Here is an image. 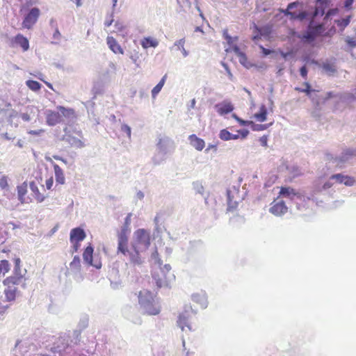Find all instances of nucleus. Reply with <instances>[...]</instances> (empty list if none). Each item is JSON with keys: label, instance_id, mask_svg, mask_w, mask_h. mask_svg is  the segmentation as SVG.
Instances as JSON below:
<instances>
[{"label": "nucleus", "instance_id": "nucleus-1", "mask_svg": "<svg viewBox=\"0 0 356 356\" xmlns=\"http://www.w3.org/2000/svg\"><path fill=\"white\" fill-rule=\"evenodd\" d=\"M159 253L156 250L152 254V258L161 266L162 265V261L158 258ZM161 275L154 273L152 274V278L154 280L156 285L159 288H161L164 286H168L169 282L172 280H175V276L171 273V266L170 264H165L163 267H160Z\"/></svg>", "mask_w": 356, "mask_h": 356}, {"label": "nucleus", "instance_id": "nucleus-2", "mask_svg": "<svg viewBox=\"0 0 356 356\" xmlns=\"http://www.w3.org/2000/svg\"><path fill=\"white\" fill-rule=\"evenodd\" d=\"M35 111L38 113V110L34 107L28 108L27 111L22 113H18L14 110L1 109L0 110V122H1V120L3 121L6 120L11 127H16L18 125V120H17L15 122V119L21 118L24 122H30L33 119Z\"/></svg>", "mask_w": 356, "mask_h": 356}, {"label": "nucleus", "instance_id": "nucleus-3", "mask_svg": "<svg viewBox=\"0 0 356 356\" xmlns=\"http://www.w3.org/2000/svg\"><path fill=\"white\" fill-rule=\"evenodd\" d=\"M138 302L145 314L157 315L161 312V306L149 291H140L138 296Z\"/></svg>", "mask_w": 356, "mask_h": 356}, {"label": "nucleus", "instance_id": "nucleus-4", "mask_svg": "<svg viewBox=\"0 0 356 356\" xmlns=\"http://www.w3.org/2000/svg\"><path fill=\"white\" fill-rule=\"evenodd\" d=\"M132 213H129L124 218V222L118 233V254L126 255L128 252L129 234L131 232L130 225L131 222Z\"/></svg>", "mask_w": 356, "mask_h": 356}, {"label": "nucleus", "instance_id": "nucleus-5", "mask_svg": "<svg viewBox=\"0 0 356 356\" xmlns=\"http://www.w3.org/2000/svg\"><path fill=\"white\" fill-rule=\"evenodd\" d=\"M150 245L149 232L145 229H138L134 232V239L131 246L134 250L138 248L142 250L148 249Z\"/></svg>", "mask_w": 356, "mask_h": 356}, {"label": "nucleus", "instance_id": "nucleus-6", "mask_svg": "<svg viewBox=\"0 0 356 356\" xmlns=\"http://www.w3.org/2000/svg\"><path fill=\"white\" fill-rule=\"evenodd\" d=\"M195 314L196 312L191 306H186L184 312L179 315L178 320L177 321V326L180 327L182 331H184L185 327H188V330L191 331L192 328L190 323V319L192 315H195Z\"/></svg>", "mask_w": 356, "mask_h": 356}, {"label": "nucleus", "instance_id": "nucleus-7", "mask_svg": "<svg viewBox=\"0 0 356 356\" xmlns=\"http://www.w3.org/2000/svg\"><path fill=\"white\" fill-rule=\"evenodd\" d=\"M40 9L37 7L32 8L24 16L22 25L24 28L31 29L35 24L40 16Z\"/></svg>", "mask_w": 356, "mask_h": 356}, {"label": "nucleus", "instance_id": "nucleus-8", "mask_svg": "<svg viewBox=\"0 0 356 356\" xmlns=\"http://www.w3.org/2000/svg\"><path fill=\"white\" fill-rule=\"evenodd\" d=\"M65 134L62 136L60 138V140L67 143L71 147H74L76 148H82L86 146L84 142H83L81 139H79L74 136H72L70 133V131L68 129L67 127H65L63 129Z\"/></svg>", "mask_w": 356, "mask_h": 356}, {"label": "nucleus", "instance_id": "nucleus-9", "mask_svg": "<svg viewBox=\"0 0 356 356\" xmlns=\"http://www.w3.org/2000/svg\"><path fill=\"white\" fill-rule=\"evenodd\" d=\"M145 252V250H142V249L136 248L134 250L131 246V249H128V252H127V255L129 257V261L131 264L134 266H141L145 263V257L142 256V253Z\"/></svg>", "mask_w": 356, "mask_h": 356}, {"label": "nucleus", "instance_id": "nucleus-10", "mask_svg": "<svg viewBox=\"0 0 356 356\" xmlns=\"http://www.w3.org/2000/svg\"><path fill=\"white\" fill-rule=\"evenodd\" d=\"M280 195L297 204V201H301L302 198L300 193L290 186H282L280 191Z\"/></svg>", "mask_w": 356, "mask_h": 356}, {"label": "nucleus", "instance_id": "nucleus-11", "mask_svg": "<svg viewBox=\"0 0 356 356\" xmlns=\"http://www.w3.org/2000/svg\"><path fill=\"white\" fill-rule=\"evenodd\" d=\"M93 252L94 248L91 243H89V245L84 249L83 253V262L88 266H93L97 269H99L102 267V264L100 261L95 263L93 262Z\"/></svg>", "mask_w": 356, "mask_h": 356}, {"label": "nucleus", "instance_id": "nucleus-12", "mask_svg": "<svg viewBox=\"0 0 356 356\" xmlns=\"http://www.w3.org/2000/svg\"><path fill=\"white\" fill-rule=\"evenodd\" d=\"M330 180H334L336 183L344 184L346 186H354L356 181L353 177L344 175L343 173H336L330 176Z\"/></svg>", "mask_w": 356, "mask_h": 356}, {"label": "nucleus", "instance_id": "nucleus-13", "mask_svg": "<svg viewBox=\"0 0 356 356\" xmlns=\"http://www.w3.org/2000/svg\"><path fill=\"white\" fill-rule=\"evenodd\" d=\"M168 142L166 140H163L160 139L159 143H157V149H159V153L162 154V156L160 159H158V156H155L153 157L152 161L154 165H160L163 161L165 159V156L168 152Z\"/></svg>", "mask_w": 356, "mask_h": 356}, {"label": "nucleus", "instance_id": "nucleus-14", "mask_svg": "<svg viewBox=\"0 0 356 356\" xmlns=\"http://www.w3.org/2000/svg\"><path fill=\"white\" fill-rule=\"evenodd\" d=\"M280 12L284 14V16L289 17V19L291 21L294 20H300L303 21L306 19L307 17V13L303 10H300L298 12H292L291 10H288V7L286 6V8H280Z\"/></svg>", "mask_w": 356, "mask_h": 356}, {"label": "nucleus", "instance_id": "nucleus-15", "mask_svg": "<svg viewBox=\"0 0 356 356\" xmlns=\"http://www.w3.org/2000/svg\"><path fill=\"white\" fill-rule=\"evenodd\" d=\"M273 204L269 209L270 213L276 216H281L285 214L288 211V207L284 200L274 201Z\"/></svg>", "mask_w": 356, "mask_h": 356}, {"label": "nucleus", "instance_id": "nucleus-16", "mask_svg": "<svg viewBox=\"0 0 356 356\" xmlns=\"http://www.w3.org/2000/svg\"><path fill=\"white\" fill-rule=\"evenodd\" d=\"M46 122L49 126L53 127L61 122V115L58 111L46 110Z\"/></svg>", "mask_w": 356, "mask_h": 356}, {"label": "nucleus", "instance_id": "nucleus-17", "mask_svg": "<svg viewBox=\"0 0 356 356\" xmlns=\"http://www.w3.org/2000/svg\"><path fill=\"white\" fill-rule=\"evenodd\" d=\"M86 237V234L84 229L80 227H75L71 229L70 234V242H81Z\"/></svg>", "mask_w": 356, "mask_h": 356}, {"label": "nucleus", "instance_id": "nucleus-18", "mask_svg": "<svg viewBox=\"0 0 356 356\" xmlns=\"http://www.w3.org/2000/svg\"><path fill=\"white\" fill-rule=\"evenodd\" d=\"M46 160L53 165L55 179L57 184H64L65 181V176L61 168L56 163H54L52 159L49 157H46Z\"/></svg>", "mask_w": 356, "mask_h": 356}, {"label": "nucleus", "instance_id": "nucleus-19", "mask_svg": "<svg viewBox=\"0 0 356 356\" xmlns=\"http://www.w3.org/2000/svg\"><path fill=\"white\" fill-rule=\"evenodd\" d=\"M298 38H300L303 42L307 44H312L316 40V35H314V33L312 32L309 26L305 32L298 35Z\"/></svg>", "mask_w": 356, "mask_h": 356}, {"label": "nucleus", "instance_id": "nucleus-20", "mask_svg": "<svg viewBox=\"0 0 356 356\" xmlns=\"http://www.w3.org/2000/svg\"><path fill=\"white\" fill-rule=\"evenodd\" d=\"M216 108H217V112L220 115L228 114L232 112L234 108L231 102H225L216 104Z\"/></svg>", "mask_w": 356, "mask_h": 356}, {"label": "nucleus", "instance_id": "nucleus-21", "mask_svg": "<svg viewBox=\"0 0 356 356\" xmlns=\"http://www.w3.org/2000/svg\"><path fill=\"white\" fill-rule=\"evenodd\" d=\"M23 280V277L13 274L12 276H10L5 279L3 283L5 286H7L8 287H16L15 285H18L20 283H22Z\"/></svg>", "mask_w": 356, "mask_h": 356}, {"label": "nucleus", "instance_id": "nucleus-22", "mask_svg": "<svg viewBox=\"0 0 356 356\" xmlns=\"http://www.w3.org/2000/svg\"><path fill=\"white\" fill-rule=\"evenodd\" d=\"M190 144L195 147L197 150L201 151L205 145L203 139L198 138L195 134H191L188 136Z\"/></svg>", "mask_w": 356, "mask_h": 356}, {"label": "nucleus", "instance_id": "nucleus-23", "mask_svg": "<svg viewBox=\"0 0 356 356\" xmlns=\"http://www.w3.org/2000/svg\"><path fill=\"white\" fill-rule=\"evenodd\" d=\"M29 188L33 193L34 198L37 200L38 202L41 203L44 201L47 196L40 193L38 187L34 181H32L29 183Z\"/></svg>", "mask_w": 356, "mask_h": 356}, {"label": "nucleus", "instance_id": "nucleus-24", "mask_svg": "<svg viewBox=\"0 0 356 356\" xmlns=\"http://www.w3.org/2000/svg\"><path fill=\"white\" fill-rule=\"evenodd\" d=\"M106 42L109 49L115 54H123V49L118 44L117 40L111 36H108L106 38Z\"/></svg>", "mask_w": 356, "mask_h": 356}, {"label": "nucleus", "instance_id": "nucleus-25", "mask_svg": "<svg viewBox=\"0 0 356 356\" xmlns=\"http://www.w3.org/2000/svg\"><path fill=\"white\" fill-rule=\"evenodd\" d=\"M15 42L22 48L24 51L29 49V42L28 39L20 33H18L15 37Z\"/></svg>", "mask_w": 356, "mask_h": 356}, {"label": "nucleus", "instance_id": "nucleus-26", "mask_svg": "<svg viewBox=\"0 0 356 356\" xmlns=\"http://www.w3.org/2000/svg\"><path fill=\"white\" fill-rule=\"evenodd\" d=\"M140 44L143 49H146L149 47H156L159 44V42L151 37H145L141 40Z\"/></svg>", "mask_w": 356, "mask_h": 356}, {"label": "nucleus", "instance_id": "nucleus-27", "mask_svg": "<svg viewBox=\"0 0 356 356\" xmlns=\"http://www.w3.org/2000/svg\"><path fill=\"white\" fill-rule=\"evenodd\" d=\"M27 181L23 182L21 185H19L17 187L18 200L21 203L24 202V196L27 193Z\"/></svg>", "mask_w": 356, "mask_h": 356}, {"label": "nucleus", "instance_id": "nucleus-28", "mask_svg": "<svg viewBox=\"0 0 356 356\" xmlns=\"http://www.w3.org/2000/svg\"><path fill=\"white\" fill-rule=\"evenodd\" d=\"M267 114H268V110L266 107L265 105L262 104L260 108H259V111L258 113H256L254 115V118L260 122H264L267 119Z\"/></svg>", "mask_w": 356, "mask_h": 356}, {"label": "nucleus", "instance_id": "nucleus-29", "mask_svg": "<svg viewBox=\"0 0 356 356\" xmlns=\"http://www.w3.org/2000/svg\"><path fill=\"white\" fill-rule=\"evenodd\" d=\"M14 264H15V266H14V270H13V274L18 275H20L24 277L27 271L25 268L22 269L21 268L20 259L19 257L15 258Z\"/></svg>", "mask_w": 356, "mask_h": 356}, {"label": "nucleus", "instance_id": "nucleus-30", "mask_svg": "<svg viewBox=\"0 0 356 356\" xmlns=\"http://www.w3.org/2000/svg\"><path fill=\"white\" fill-rule=\"evenodd\" d=\"M232 50L234 52V54L238 56L239 58V62L241 65L246 66V62L248 60V58L245 53H243L240 47L237 45L232 47Z\"/></svg>", "mask_w": 356, "mask_h": 356}, {"label": "nucleus", "instance_id": "nucleus-31", "mask_svg": "<svg viewBox=\"0 0 356 356\" xmlns=\"http://www.w3.org/2000/svg\"><path fill=\"white\" fill-rule=\"evenodd\" d=\"M304 85L305 86V88H300L297 87V88H296V90H298L301 92H304L309 97L314 99V97L313 96V93L318 92V91L312 89L311 87V85L308 82H305Z\"/></svg>", "mask_w": 356, "mask_h": 356}, {"label": "nucleus", "instance_id": "nucleus-32", "mask_svg": "<svg viewBox=\"0 0 356 356\" xmlns=\"http://www.w3.org/2000/svg\"><path fill=\"white\" fill-rule=\"evenodd\" d=\"M57 108L61 115V121L63 120V117L71 118L74 115V111L72 108H67L62 106H58Z\"/></svg>", "mask_w": 356, "mask_h": 356}, {"label": "nucleus", "instance_id": "nucleus-33", "mask_svg": "<svg viewBox=\"0 0 356 356\" xmlns=\"http://www.w3.org/2000/svg\"><path fill=\"white\" fill-rule=\"evenodd\" d=\"M167 79V74H165L161 79L159 81V82L153 88L152 90V97H155L161 90L162 88L163 87L165 82Z\"/></svg>", "mask_w": 356, "mask_h": 356}, {"label": "nucleus", "instance_id": "nucleus-34", "mask_svg": "<svg viewBox=\"0 0 356 356\" xmlns=\"http://www.w3.org/2000/svg\"><path fill=\"white\" fill-rule=\"evenodd\" d=\"M192 300L199 303L202 309H205L207 307V300L204 295L201 294H193L192 296Z\"/></svg>", "mask_w": 356, "mask_h": 356}, {"label": "nucleus", "instance_id": "nucleus-35", "mask_svg": "<svg viewBox=\"0 0 356 356\" xmlns=\"http://www.w3.org/2000/svg\"><path fill=\"white\" fill-rule=\"evenodd\" d=\"M16 287H8L5 289L4 293L6 298V301L11 302L15 300L16 298Z\"/></svg>", "mask_w": 356, "mask_h": 356}, {"label": "nucleus", "instance_id": "nucleus-36", "mask_svg": "<svg viewBox=\"0 0 356 356\" xmlns=\"http://www.w3.org/2000/svg\"><path fill=\"white\" fill-rule=\"evenodd\" d=\"M308 26L314 33V35H316V38H317L318 35L322 34L324 31L323 26L319 23H309Z\"/></svg>", "mask_w": 356, "mask_h": 356}, {"label": "nucleus", "instance_id": "nucleus-37", "mask_svg": "<svg viewBox=\"0 0 356 356\" xmlns=\"http://www.w3.org/2000/svg\"><path fill=\"white\" fill-rule=\"evenodd\" d=\"M351 17V15H348L344 18L335 19L334 23L337 24L339 27H340L341 31H343L350 24Z\"/></svg>", "mask_w": 356, "mask_h": 356}, {"label": "nucleus", "instance_id": "nucleus-38", "mask_svg": "<svg viewBox=\"0 0 356 356\" xmlns=\"http://www.w3.org/2000/svg\"><path fill=\"white\" fill-rule=\"evenodd\" d=\"M223 38L227 41V43L228 45L232 48L233 46H235L236 44H234L235 42H236L238 39L237 36L232 37L229 33L227 30H224L222 33Z\"/></svg>", "mask_w": 356, "mask_h": 356}, {"label": "nucleus", "instance_id": "nucleus-39", "mask_svg": "<svg viewBox=\"0 0 356 356\" xmlns=\"http://www.w3.org/2000/svg\"><path fill=\"white\" fill-rule=\"evenodd\" d=\"M184 43H185V39L184 38H181V39H180L179 40H177L174 43V46L175 47H177V49L181 51L184 57H186L188 55V51L185 49V48L184 47Z\"/></svg>", "mask_w": 356, "mask_h": 356}, {"label": "nucleus", "instance_id": "nucleus-40", "mask_svg": "<svg viewBox=\"0 0 356 356\" xmlns=\"http://www.w3.org/2000/svg\"><path fill=\"white\" fill-rule=\"evenodd\" d=\"M26 84L29 89L34 92L38 91L42 87V85L38 81L34 80H28Z\"/></svg>", "mask_w": 356, "mask_h": 356}, {"label": "nucleus", "instance_id": "nucleus-41", "mask_svg": "<svg viewBox=\"0 0 356 356\" xmlns=\"http://www.w3.org/2000/svg\"><path fill=\"white\" fill-rule=\"evenodd\" d=\"M192 185L193 189L195 191L196 193L200 194L201 195L204 196V188L201 181H193Z\"/></svg>", "mask_w": 356, "mask_h": 356}, {"label": "nucleus", "instance_id": "nucleus-42", "mask_svg": "<svg viewBox=\"0 0 356 356\" xmlns=\"http://www.w3.org/2000/svg\"><path fill=\"white\" fill-rule=\"evenodd\" d=\"M81 267V262L71 261L70 263V270L75 275L80 273Z\"/></svg>", "mask_w": 356, "mask_h": 356}, {"label": "nucleus", "instance_id": "nucleus-43", "mask_svg": "<svg viewBox=\"0 0 356 356\" xmlns=\"http://www.w3.org/2000/svg\"><path fill=\"white\" fill-rule=\"evenodd\" d=\"M270 124H256L254 122H252L250 127H251L252 130L254 131H264V130L267 129Z\"/></svg>", "mask_w": 356, "mask_h": 356}, {"label": "nucleus", "instance_id": "nucleus-44", "mask_svg": "<svg viewBox=\"0 0 356 356\" xmlns=\"http://www.w3.org/2000/svg\"><path fill=\"white\" fill-rule=\"evenodd\" d=\"M232 133H230L227 129H223L220 131L219 138L225 141L232 140Z\"/></svg>", "mask_w": 356, "mask_h": 356}, {"label": "nucleus", "instance_id": "nucleus-45", "mask_svg": "<svg viewBox=\"0 0 356 356\" xmlns=\"http://www.w3.org/2000/svg\"><path fill=\"white\" fill-rule=\"evenodd\" d=\"M1 298H2V296L0 297V320H3L4 319L6 314H7V310L9 308V305L8 304H3L1 302Z\"/></svg>", "mask_w": 356, "mask_h": 356}, {"label": "nucleus", "instance_id": "nucleus-46", "mask_svg": "<svg viewBox=\"0 0 356 356\" xmlns=\"http://www.w3.org/2000/svg\"><path fill=\"white\" fill-rule=\"evenodd\" d=\"M348 160H349V156H348L346 154V152H344V150L343 151V152L341 153V154L339 156H337L335 158V162L337 163V165L343 164Z\"/></svg>", "mask_w": 356, "mask_h": 356}, {"label": "nucleus", "instance_id": "nucleus-47", "mask_svg": "<svg viewBox=\"0 0 356 356\" xmlns=\"http://www.w3.org/2000/svg\"><path fill=\"white\" fill-rule=\"evenodd\" d=\"M237 202H232L230 197V191H227V211H232L237 207Z\"/></svg>", "mask_w": 356, "mask_h": 356}, {"label": "nucleus", "instance_id": "nucleus-48", "mask_svg": "<svg viewBox=\"0 0 356 356\" xmlns=\"http://www.w3.org/2000/svg\"><path fill=\"white\" fill-rule=\"evenodd\" d=\"M81 333V330H74L72 332L73 339L71 340V342L74 343V344H78L80 341Z\"/></svg>", "mask_w": 356, "mask_h": 356}, {"label": "nucleus", "instance_id": "nucleus-49", "mask_svg": "<svg viewBox=\"0 0 356 356\" xmlns=\"http://www.w3.org/2000/svg\"><path fill=\"white\" fill-rule=\"evenodd\" d=\"M0 268H1V273H3V275L8 272L10 270V264L8 261L6 259H3L0 261Z\"/></svg>", "mask_w": 356, "mask_h": 356}, {"label": "nucleus", "instance_id": "nucleus-50", "mask_svg": "<svg viewBox=\"0 0 356 356\" xmlns=\"http://www.w3.org/2000/svg\"><path fill=\"white\" fill-rule=\"evenodd\" d=\"M322 67L325 72L332 74L334 73L337 71L335 67L333 65L328 63H324L322 65Z\"/></svg>", "mask_w": 356, "mask_h": 356}, {"label": "nucleus", "instance_id": "nucleus-51", "mask_svg": "<svg viewBox=\"0 0 356 356\" xmlns=\"http://www.w3.org/2000/svg\"><path fill=\"white\" fill-rule=\"evenodd\" d=\"M316 6L327 9L330 3V0H316Z\"/></svg>", "mask_w": 356, "mask_h": 356}, {"label": "nucleus", "instance_id": "nucleus-52", "mask_svg": "<svg viewBox=\"0 0 356 356\" xmlns=\"http://www.w3.org/2000/svg\"><path fill=\"white\" fill-rule=\"evenodd\" d=\"M121 131L122 132L125 133L129 138H131V127L128 124H122V126H121Z\"/></svg>", "mask_w": 356, "mask_h": 356}, {"label": "nucleus", "instance_id": "nucleus-53", "mask_svg": "<svg viewBox=\"0 0 356 356\" xmlns=\"http://www.w3.org/2000/svg\"><path fill=\"white\" fill-rule=\"evenodd\" d=\"M88 318H83L80 320L78 327H79V330L81 331L88 327Z\"/></svg>", "mask_w": 356, "mask_h": 356}, {"label": "nucleus", "instance_id": "nucleus-54", "mask_svg": "<svg viewBox=\"0 0 356 356\" xmlns=\"http://www.w3.org/2000/svg\"><path fill=\"white\" fill-rule=\"evenodd\" d=\"M334 96H335V95L334 94V92L332 91H330V92H327L324 96H321L320 99H322L323 102H325L326 101L334 97Z\"/></svg>", "mask_w": 356, "mask_h": 356}, {"label": "nucleus", "instance_id": "nucleus-55", "mask_svg": "<svg viewBox=\"0 0 356 356\" xmlns=\"http://www.w3.org/2000/svg\"><path fill=\"white\" fill-rule=\"evenodd\" d=\"M347 45L351 49L356 47V40L350 37L346 38Z\"/></svg>", "mask_w": 356, "mask_h": 356}, {"label": "nucleus", "instance_id": "nucleus-56", "mask_svg": "<svg viewBox=\"0 0 356 356\" xmlns=\"http://www.w3.org/2000/svg\"><path fill=\"white\" fill-rule=\"evenodd\" d=\"M299 72H300V76L304 78V79H306L307 76V74H308V70H307V67H306L305 65H302L300 70H299Z\"/></svg>", "mask_w": 356, "mask_h": 356}, {"label": "nucleus", "instance_id": "nucleus-57", "mask_svg": "<svg viewBox=\"0 0 356 356\" xmlns=\"http://www.w3.org/2000/svg\"><path fill=\"white\" fill-rule=\"evenodd\" d=\"M346 154L349 156V159L353 156H356V149L348 148L344 150Z\"/></svg>", "mask_w": 356, "mask_h": 356}, {"label": "nucleus", "instance_id": "nucleus-58", "mask_svg": "<svg viewBox=\"0 0 356 356\" xmlns=\"http://www.w3.org/2000/svg\"><path fill=\"white\" fill-rule=\"evenodd\" d=\"M239 136L241 139H245L249 134V131L246 129H240L238 131Z\"/></svg>", "mask_w": 356, "mask_h": 356}, {"label": "nucleus", "instance_id": "nucleus-59", "mask_svg": "<svg viewBox=\"0 0 356 356\" xmlns=\"http://www.w3.org/2000/svg\"><path fill=\"white\" fill-rule=\"evenodd\" d=\"M325 10H326L325 8H323L316 6V8L315 9V14H316V15L324 16V15L326 13Z\"/></svg>", "mask_w": 356, "mask_h": 356}, {"label": "nucleus", "instance_id": "nucleus-60", "mask_svg": "<svg viewBox=\"0 0 356 356\" xmlns=\"http://www.w3.org/2000/svg\"><path fill=\"white\" fill-rule=\"evenodd\" d=\"M300 5H301V3L299 1H295L291 2L287 5L288 10H291L294 8H296Z\"/></svg>", "mask_w": 356, "mask_h": 356}, {"label": "nucleus", "instance_id": "nucleus-61", "mask_svg": "<svg viewBox=\"0 0 356 356\" xmlns=\"http://www.w3.org/2000/svg\"><path fill=\"white\" fill-rule=\"evenodd\" d=\"M72 243V253L73 254L74 252H78L79 249L80 248V246H81V242H71Z\"/></svg>", "mask_w": 356, "mask_h": 356}, {"label": "nucleus", "instance_id": "nucleus-62", "mask_svg": "<svg viewBox=\"0 0 356 356\" xmlns=\"http://www.w3.org/2000/svg\"><path fill=\"white\" fill-rule=\"evenodd\" d=\"M221 63H222V65L223 66V67L225 68V71L227 72V75H228L229 79L232 80L233 74H232L228 65L227 63H224V62H222Z\"/></svg>", "mask_w": 356, "mask_h": 356}, {"label": "nucleus", "instance_id": "nucleus-63", "mask_svg": "<svg viewBox=\"0 0 356 356\" xmlns=\"http://www.w3.org/2000/svg\"><path fill=\"white\" fill-rule=\"evenodd\" d=\"M260 49L261 50V54L264 56H267L273 53V51L270 49H266L263 46H260Z\"/></svg>", "mask_w": 356, "mask_h": 356}, {"label": "nucleus", "instance_id": "nucleus-64", "mask_svg": "<svg viewBox=\"0 0 356 356\" xmlns=\"http://www.w3.org/2000/svg\"><path fill=\"white\" fill-rule=\"evenodd\" d=\"M7 187H8L7 179L5 177H3L0 179V188H1L2 189H4Z\"/></svg>", "mask_w": 356, "mask_h": 356}]
</instances>
